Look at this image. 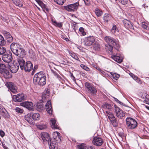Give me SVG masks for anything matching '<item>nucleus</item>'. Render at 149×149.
Instances as JSON below:
<instances>
[{
	"mask_svg": "<svg viewBox=\"0 0 149 149\" xmlns=\"http://www.w3.org/2000/svg\"><path fill=\"white\" fill-rule=\"evenodd\" d=\"M33 83L36 85L42 86L46 83V77L45 74L42 71H40L36 74L33 78Z\"/></svg>",
	"mask_w": 149,
	"mask_h": 149,
	"instance_id": "1",
	"label": "nucleus"
},
{
	"mask_svg": "<svg viewBox=\"0 0 149 149\" xmlns=\"http://www.w3.org/2000/svg\"><path fill=\"white\" fill-rule=\"evenodd\" d=\"M127 128L128 129L132 130L135 129L137 126L138 123L134 118L128 117L126 119Z\"/></svg>",
	"mask_w": 149,
	"mask_h": 149,
	"instance_id": "2",
	"label": "nucleus"
},
{
	"mask_svg": "<svg viewBox=\"0 0 149 149\" xmlns=\"http://www.w3.org/2000/svg\"><path fill=\"white\" fill-rule=\"evenodd\" d=\"M104 40L108 45H112L117 50H119L120 45L116 39L110 36H106L104 37Z\"/></svg>",
	"mask_w": 149,
	"mask_h": 149,
	"instance_id": "3",
	"label": "nucleus"
},
{
	"mask_svg": "<svg viewBox=\"0 0 149 149\" xmlns=\"http://www.w3.org/2000/svg\"><path fill=\"white\" fill-rule=\"evenodd\" d=\"M79 6L78 2L64 6V9L69 12H74L77 10Z\"/></svg>",
	"mask_w": 149,
	"mask_h": 149,
	"instance_id": "4",
	"label": "nucleus"
},
{
	"mask_svg": "<svg viewBox=\"0 0 149 149\" xmlns=\"http://www.w3.org/2000/svg\"><path fill=\"white\" fill-rule=\"evenodd\" d=\"M26 98V97L25 96L24 94L22 93L14 95L13 97L14 101L16 102H22Z\"/></svg>",
	"mask_w": 149,
	"mask_h": 149,
	"instance_id": "5",
	"label": "nucleus"
},
{
	"mask_svg": "<svg viewBox=\"0 0 149 149\" xmlns=\"http://www.w3.org/2000/svg\"><path fill=\"white\" fill-rule=\"evenodd\" d=\"M92 142L94 145L97 146H102L103 143L104 141L100 137L95 136L93 138Z\"/></svg>",
	"mask_w": 149,
	"mask_h": 149,
	"instance_id": "6",
	"label": "nucleus"
},
{
	"mask_svg": "<svg viewBox=\"0 0 149 149\" xmlns=\"http://www.w3.org/2000/svg\"><path fill=\"white\" fill-rule=\"evenodd\" d=\"M95 41L94 37L93 36H89L85 38L84 40V43L86 46L91 45Z\"/></svg>",
	"mask_w": 149,
	"mask_h": 149,
	"instance_id": "7",
	"label": "nucleus"
},
{
	"mask_svg": "<svg viewBox=\"0 0 149 149\" xmlns=\"http://www.w3.org/2000/svg\"><path fill=\"white\" fill-rule=\"evenodd\" d=\"M8 68L13 73L16 72L19 68L18 64L17 63H14L8 65Z\"/></svg>",
	"mask_w": 149,
	"mask_h": 149,
	"instance_id": "8",
	"label": "nucleus"
},
{
	"mask_svg": "<svg viewBox=\"0 0 149 149\" xmlns=\"http://www.w3.org/2000/svg\"><path fill=\"white\" fill-rule=\"evenodd\" d=\"M12 54L9 52L8 54H5L2 56V58L3 61L6 63H9L13 60Z\"/></svg>",
	"mask_w": 149,
	"mask_h": 149,
	"instance_id": "9",
	"label": "nucleus"
},
{
	"mask_svg": "<svg viewBox=\"0 0 149 149\" xmlns=\"http://www.w3.org/2000/svg\"><path fill=\"white\" fill-rule=\"evenodd\" d=\"M85 86L89 92L93 94H95L97 93V90L92 85L88 82L85 83Z\"/></svg>",
	"mask_w": 149,
	"mask_h": 149,
	"instance_id": "10",
	"label": "nucleus"
},
{
	"mask_svg": "<svg viewBox=\"0 0 149 149\" xmlns=\"http://www.w3.org/2000/svg\"><path fill=\"white\" fill-rule=\"evenodd\" d=\"M21 47V45L18 43L13 42L10 45V49L13 53L14 54Z\"/></svg>",
	"mask_w": 149,
	"mask_h": 149,
	"instance_id": "11",
	"label": "nucleus"
},
{
	"mask_svg": "<svg viewBox=\"0 0 149 149\" xmlns=\"http://www.w3.org/2000/svg\"><path fill=\"white\" fill-rule=\"evenodd\" d=\"M21 105L27 108L29 110L33 111V104L31 102H25L21 103Z\"/></svg>",
	"mask_w": 149,
	"mask_h": 149,
	"instance_id": "12",
	"label": "nucleus"
},
{
	"mask_svg": "<svg viewBox=\"0 0 149 149\" xmlns=\"http://www.w3.org/2000/svg\"><path fill=\"white\" fill-rule=\"evenodd\" d=\"M108 118L113 127H117L118 122L113 114L108 116Z\"/></svg>",
	"mask_w": 149,
	"mask_h": 149,
	"instance_id": "13",
	"label": "nucleus"
},
{
	"mask_svg": "<svg viewBox=\"0 0 149 149\" xmlns=\"http://www.w3.org/2000/svg\"><path fill=\"white\" fill-rule=\"evenodd\" d=\"M26 52L22 47L14 54L19 58L23 57L26 55Z\"/></svg>",
	"mask_w": 149,
	"mask_h": 149,
	"instance_id": "14",
	"label": "nucleus"
},
{
	"mask_svg": "<svg viewBox=\"0 0 149 149\" xmlns=\"http://www.w3.org/2000/svg\"><path fill=\"white\" fill-rule=\"evenodd\" d=\"M41 137L44 142H47L49 144V141L51 139L49 134L45 132H42L40 134Z\"/></svg>",
	"mask_w": 149,
	"mask_h": 149,
	"instance_id": "15",
	"label": "nucleus"
},
{
	"mask_svg": "<svg viewBox=\"0 0 149 149\" xmlns=\"http://www.w3.org/2000/svg\"><path fill=\"white\" fill-rule=\"evenodd\" d=\"M33 65L30 61H27L24 66V69L26 72H29L33 69Z\"/></svg>",
	"mask_w": 149,
	"mask_h": 149,
	"instance_id": "16",
	"label": "nucleus"
},
{
	"mask_svg": "<svg viewBox=\"0 0 149 149\" xmlns=\"http://www.w3.org/2000/svg\"><path fill=\"white\" fill-rule=\"evenodd\" d=\"M45 109L47 112L50 115H52V109L51 106V101L49 100L47 101L45 105Z\"/></svg>",
	"mask_w": 149,
	"mask_h": 149,
	"instance_id": "17",
	"label": "nucleus"
},
{
	"mask_svg": "<svg viewBox=\"0 0 149 149\" xmlns=\"http://www.w3.org/2000/svg\"><path fill=\"white\" fill-rule=\"evenodd\" d=\"M53 136L54 141H56L57 143L61 141V136L60 134L58 132H54L53 134Z\"/></svg>",
	"mask_w": 149,
	"mask_h": 149,
	"instance_id": "18",
	"label": "nucleus"
},
{
	"mask_svg": "<svg viewBox=\"0 0 149 149\" xmlns=\"http://www.w3.org/2000/svg\"><path fill=\"white\" fill-rule=\"evenodd\" d=\"M125 27L127 29H133V26L131 22L126 19H124L123 21Z\"/></svg>",
	"mask_w": 149,
	"mask_h": 149,
	"instance_id": "19",
	"label": "nucleus"
},
{
	"mask_svg": "<svg viewBox=\"0 0 149 149\" xmlns=\"http://www.w3.org/2000/svg\"><path fill=\"white\" fill-rule=\"evenodd\" d=\"M23 57H21L17 59V62L18 63L19 66H20V69L22 70H23L24 68V66L25 64V62L23 58Z\"/></svg>",
	"mask_w": 149,
	"mask_h": 149,
	"instance_id": "20",
	"label": "nucleus"
},
{
	"mask_svg": "<svg viewBox=\"0 0 149 149\" xmlns=\"http://www.w3.org/2000/svg\"><path fill=\"white\" fill-rule=\"evenodd\" d=\"M50 91V89L49 88H47L46 89L45 91L43 92L41 96L42 101V102L44 101L47 96L49 95Z\"/></svg>",
	"mask_w": 149,
	"mask_h": 149,
	"instance_id": "21",
	"label": "nucleus"
},
{
	"mask_svg": "<svg viewBox=\"0 0 149 149\" xmlns=\"http://www.w3.org/2000/svg\"><path fill=\"white\" fill-rule=\"evenodd\" d=\"M56 141L51 139L49 141V145L50 149H57V144Z\"/></svg>",
	"mask_w": 149,
	"mask_h": 149,
	"instance_id": "22",
	"label": "nucleus"
},
{
	"mask_svg": "<svg viewBox=\"0 0 149 149\" xmlns=\"http://www.w3.org/2000/svg\"><path fill=\"white\" fill-rule=\"evenodd\" d=\"M6 79H9L12 77V74L9 72L8 70L6 68L1 73Z\"/></svg>",
	"mask_w": 149,
	"mask_h": 149,
	"instance_id": "23",
	"label": "nucleus"
},
{
	"mask_svg": "<svg viewBox=\"0 0 149 149\" xmlns=\"http://www.w3.org/2000/svg\"><path fill=\"white\" fill-rule=\"evenodd\" d=\"M113 47L112 45H105V48L107 52L109 54H111L112 55L113 53Z\"/></svg>",
	"mask_w": 149,
	"mask_h": 149,
	"instance_id": "24",
	"label": "nucleus"
},
{
	"mask_svg": "<svg viewBox=\"0 0 149 149\" xmlns=\"http://www.w3.org/2000/svg\"><path fill=\"white\" fill-rule=\"evenodd\" d=\"M31 117H32L31 113H29L25 116L24 118L29 123L32 124L33 123V122L32 118H31Z\"/></svg>",
	"mask_w": 149,
	"mask_h": 149,
	"instance_id": "25",
	"label": "nucleus"
},
{
	"mask_svg": "<svg viewBox=\"0 0 149 149\" xmlns=\"http://www.w3.org/2000/svg\"><path fill=\"white\" fill-rule=\"evenodd\" d=\"M50 123L51 124V127L53 129H57L58 126L56 124V120L52 118L50 120Z\"/></svg>",
	"mask_w": 149,
	"mask_h": 149,
	"instance_id": "26",
	"label": "nucleus"
},
{
	"mask_svg": "<svg viewBox=\"0 0 149 149\" xmlns=\"http://www.w3.org/2000/svg\"><path fill=\"white\" fill-rule=\"evenodd\" d=\"M33 120H38L40 119V115L38 113H31Z\"/></svg>",
	"mask_w": 149,
	"mask_h": 149,
	"instance_id": "27",
	"label": "nucleus"
},
{
	"mask_svg": "<svg viewBox=\"0 0 149 149\" xmlns=\"http://www.w3.org/2000/svg\"><path fill=\"white\" fill-rule=\"evenodd\" d=\"M29 56L33 60H36V56L35 55V53L32 50H30L29 52Z\"/></svg>",
	"mask_w": 149,
	"mask_h": 149,
	"instance_id": "28",
	"label": "nucleus"
},
{
	"mask_svg": "<svg viewBox=\"0 0 149 149\" xmlns=\"http://www.w3.org/2000/svg\"><path fill=\"white\" fill-rule=\"evenodd\" d=\"M8 88L12 92H15L16 91V89L15 88L12 82H9L8 83Z\"/></svg>",
	"mask_w": 149,
	"mask_h": 149,
	"instance_id": "29",
	"label": "nucleus"
},
{
	"mask_svg": "<svg viewBox=\"0 0 149 149\" xmlns=\"http://www.w3.org/2000/svg\"><path fill=\"white\" fill-rule=\"evenodd\" d=\"M1 113V115L5 118H9L10 117L9 113L6 109L5 111H2Z\"/></svg>",
	"mask_w": 149,
	"mask_h": 149,
	"instance_id": "30",
	"label": "nucleus"
},
{
	"mask_svg": "<svg viewBox=\"0 0 149 149\" xmlns=\"http://www.w3.org/2000/svg\"><path fill=\"white\" fill-rule=\"evenodd\" d=\"M36 109L38 111H41L44 109V108L42 103H38L36 105Z\"/></svg>",
	"mask_w": 149,
	"mask_h": 149,
	"instance_id": "31",
	"label": "nucleus"
},
{
	"mask_svg": "<svg viewBox=\"0 0 149 149\" xmlns=\"http://www.w3.org/2000/svg\"><path fill=\"white\" fill-rule=\"evenodd\" d=\"M93 49L95 51H100V44L97 42H95L93 45Z\"/></svg>",
	"mask_w": 149,
	"mask_h": 149,
	"instance_id": "32",
	"label": "nucleus"
},
{
	"mask_svg": "<svg viewBox=\"0 0 149 149\" xmlns=\"http://www.w3.org/2000/svg\"><path fill=\"white\" fill-rule=\"evenodd\" d=\"M102 107L104 109H107L109 111L111 110L112 106L110 104L105 103L103 105Z\"/></svg>",
	"mask_w": 149,
	"mask_h": 149,
	"instance_id": "33",
	"label": "nucleus"
},
{
	"mask_svg": "<svg viewBox=\"0 0 149 149\" xmlns=\"http://www.w3.org/2000/svg\"><path fill=\"white\" fill-rule=\"evenodd\" d=\"M112 57L115 61L118 63H120L122 62V60L119 56L115 55H112Z\"/></svg>",
	"mask_w": 149,
	"mask_h": 149,
	"instance_id": "34",
	"label": "nucleus"
},
{
	"mask_svg": "<svg viewBox=\"0 0 149 149\" xmlns=\"http://www.w3.org/2000/svg\"><path fill=\"white\" fill-rule=\"evenodd\" d=\"M69 54H70V55L74 58L77 61H79V58L75 53L72 51H71L69 52Z\"/></svg>",
	"mask_w": 149,
	"mask_h": 149,
	"instance_id": "35",
	"label": "nucleus"
},
{
	"mask_svg": "<svg viewBox=\"0 0 149 149\" xmlns=\"http://www.w3.org/2000/svg\"><path fill=\"white\" fill-rule=\"evenodd\" d=\"M119 31L117 26L116 25H113L111 29V32L112 34H115L116 32H118Z\"/></svg>",
	"mask_w": 149,
	"mask_h": 149,
	"instance_id": "36",
	"label": "nucleus"
},
{
	"mask_svg": "<svg viewBox=\"0 0 149 149\" xmlns=\"http://www.w3.org/2000/svg\"><path fill=\"white\" fill-rule=\"evenodd\" d=\"M95 13L97 17H100L102 14V11L98 8H96L95 10Z\"/></svg>",
	"mask_w": 149,
	"mask_h": 149,
	"instance_id": "37",
	"label": "nucleus"
},
{
	"mask_svg": "<svg viewBox=\"0 0 149 149\" xmlns=\"http://www.w3.org/2000/svg\"><path fill=\"white\" fill-rule=\"evenodd\" d=\"M111 17V16L109 15L105 14L104 15V19L105 21L107 22L110 20Z\"/></svg>",
	"mask_w": 149,
	"mask_h": 149,
	"instance_id": "38",
	"label": "nucleus"
},
{
	"mask_svg": "<svg viewBox=\"0 0 149 149\" xmlns=\"http://www.w3.org/2000/svg\"><path fill=\"white\" fill-rule=\"evenodd\" d=\"M5 40L3 36L0 34V45H4L6 44Z\"/></svg>",
	"mask_w": 149,
	"mask_h": 149,
	"instance_id": "39",
	"label": "nucleus"
},
{
	"mask_svg": "<svg viewBox=\"0 0 149 149\" xmlns=\"http://www.w3.org/2000/svg\"><path fill=\"white\" fill-rule=\"evenodd\" d=\"M6 51V49L5 47L2 45L0 46V55L4 54Z\"/></svg>",
	"mask_w": 149,
	"mask_h": 149,
	"instance_id": "40",
	"label": "nucleus"
},
{
	"mask_svg": "<svg viewBox=\"0 0 149 149\" xmlns=\"http://www.w3.org/2000/svg\"><path fill=\"white\" fill-rule=\"evenodd\" d=\"M111 74L112 75L113 78L116 80H117L120 77V75L118 74L112 72H111Z\"/></svg>",
	"mask_w": 149,
	"mask_h": 149,
	"instance_id": "41",
	"label": "nucleus"
},
{
	"mask_svg": "<svg viewBox=\"0 0 149 149\" xmlns=\"http://www.w3.org/2000/svg\"><path fill=\"white\" fill-rule=\"evenodd\" d=\"M36 1L38 4L41 7L42 9H43L44 8L47 6L42 2V1L40 0H37Z\"/></svg>",
	"mask_w": 149,
	"mask_h": 149,
	"instance_id": "42",
	"label": "nucleus"
},
{
	"mask_svg": "<svg viewBox=\"0 0 149 149\" xmlns=\"http://www.w3.org/2000/svg\"><path fill=\"white\" fill-rule=\"evenodd\" d=\"M53 24L56 26L61 28L63 24L62 22H58L56 21L53 22Z\"/></svg>",
	"mask_w": 149,
	"mask_h": 149,
	"instance_id": "43",
	"label": "nucleus"
},
{
	"mask_svg": "<svg viewBox=\"0 0 149 149\" xmlns=\"http://www.w3.org/2000/svg\"><path fill=\"white\" fill-rule=\"evenodd\" d=\"M6 65L4 64L0 63V73H1L3 70L6 69Z\"/></svg>",
	"mask_w": 149,
	"mask_h": 149,
	"instance_id": "44",
	"label": "nucleus"
},
{
	"mask_svg": "<svg viewBox=\"0 0 149 149\" xmlns=\"http://www.w3.org/2000/svg\"><path fill=\"white\" fill-rule=\"evenodd\" d=\"M116 115L117 117L122 118L123 117L125 116V114L122 111V113L120 112L119 113H117Z\"/></svg>",
	"mask_w": 149,
	"mask_h": 149,
	"instance_id": "45",
	"label": "nucleus"
},
{
	"mask_svg": "<svg viewBox=\"0 0 149 149\" xmlns=\"http://www.w3.org/2000/svg\"><path fill=\"white\" fill-rule=\"evenodd\" d=\"M66 0H54L57 4L60 5H62L65 2Z\"/></svg>",
	"mask_w": 149,
	"mask_h": 149,
	"instance_id": "46",
	"label": "nucleus"
},
{
	"mask_svg": "<svg viewBox=\"0 0 149 149\" xmlns=\"http://www.w3.org/2000/svg\"><path fill=\"white\" fill-rule=\"evenodd\" d=\"M115 111L116 113H119V112L122 113V110H121L118 107H117L116 105H115Z\"/></svg>",
	"mask_w": 149,
	"mask_h": 149,
	"instance_id": "47",
	"label": "nucleus"
},
{
	"mask_svg": "<svg viewBox=\"0 0 149 149\" xmlns=\"http://www.w3.org/2000/svg\"><path fill=\"white\" fill-rule=\"evenodd\" d=\"M3 33L6 38L11 36L9 32L6 31H3Z\"/></svg>",
	"mask_w": 149,
	"mask_h": 149,
	"instance_id": "48",
	"label": "nucleus"
},
{
	"mask_svg": "<svg viewBox=\"0 0 149 149\" xmlns=\"http://www.w3.org/2000/svg\"><path fill=\"white\" fill-rule=\"evenodd\" d=\"M81 67L85 70L88 71L90 70V69L86 66L83 64H81L80 65Z\"/></svg>",
	"mask_w": 149,
	"mask_h": 149,
	"instance_id": "49",
	"label": "nucleus"
},
{
	"mask_svg": "<svg viewBox=\"0 0 149 149\" xmlns=\"http://www.w3.org/2000/svg\"><path fill=\"white\" fill-rule=\"evenodd\" d=\"M47 127L46 125H38V128L40 130H42L46 129Z\"/></svg>",
	"mask_w": 149,
	"mask_h": 149,
	"instance_id": "50",
	"label": "nucleus"
},
{
	"mask_svg": "<svg viewBox=\"0 0 149 149\" xmlns=\"http://www.w3.org/2000/svg\"><path fill=\"white\" fill-rule=\"evenodd\" d=\"M78 149H86L87 146H85L84 144H82L77 146Z\"/></svg>",
	"mask_w": 149,
	"mask_h": 149,
	"instance_id": "51",
	"label": "nucleus"
},
{
	"mask_svg": "<svg viewBox=\"0 0 149 149\" xmlns=\"http://www.w3.org/2000/svg\"><path fill=\"white\" fill-rule=\"evenodd\" d=\"M79 30L83 36H85L86 35V33L84 31V29L83 27H80L79 29Z\"/></svg>",
	"mask_w": 149,
	"mask_h": 149,
	"instance_id": "52",
	"label": "nucleus"
},
{
	"mask_svg": "<svg viewBox=\"0 0 149 149\" xmlns=\"http://www.w3.org/2000/svg\"><path fill=\"white\" fill-rule=\"evenodd\" d=\"M15 111L17 112L20 113H22L23 112V110L19 107H16L15 108Z\"/></svg>",
	"mask_w": 149,
	"mask_h": 149,
	"instance_id": "53",
	"label": "nucleus"
},
{
	"mask_svg": "<svg viewBox=\"0 0 149 149\" xmlns=\"http://www.w3.org/2000/svg\"><path fill=\"white\" fill-rule=\"evenodd\" d=\"M6 39L7 40V41L9 42H12L13 40V38L11 35L10 36H9L6 38Z\"/></svg>",
	"mask_w": 149,
	"mask_h": 149,
	"instance_id": "54",
	"label": "nucleus"
},
{
	"mask_svg": "<svg viewBox=\"0 0 149 149\" xmlns=\"http://www.w3.org/2000/svg\"><path fill=\"white\" fill-rule=\"evenodd\" d=\"M116 1H118L119 2L123 5H125L127 3L128 0H116Z\"/></svg>",
	"mask_w": 149,
	"mask_h": 149,
	"instance_id": "55",
	"label": "nucleus"
},
{
	"mask_svg": "<svg viewBox=\"0 0 149 149\" xmlns=\"http://www.w3.org/2000/svg\"><path fill=\"white\" fill-rule=\"evenodd\" d=\"M114 100L115 101H116L117 103H119L120 105H121L123 106H125V104H123V103L119 101L116 98H114Z\"/></svg>",
	"mask_w": 149,
	"mask_h": 149,
	"instance_id": "56",
	"label": "nucleus"
},
{
	"mask_svg": "<svg viewBox=\"0 0 149 149\" xmlns=\"http://www.w3.org/2000/svg\"><path fill=\"white\" fill-rule=\"evenodd\" d=\"M5 134V132L3 131L2 130H0V135L2 137H3L4 136Z\"/></svg>",
	"mask_w": 149,
	"mask_h": 149,
	"instance_id": "57",
	"label": "nucleus"
},
{
	"mask_svg": "<svg viewBox=\"0 0 149 149\" xmlns=\"http://www.w3.org/2000/svg\"><path fill=\"white\" fill-rule=\"evenodd\" d=\"M38 68V65H36L34 66L33 70L32 72V73H33V74L35 73V71L36 70H37Z\"/></svg>",
	"mask_w": 149,
	"mask_h": 149,
	"instance_id": "58",
	"label": "nucleus"
},
{
	"mask_svg": "<svg viewBox=\"0 0 149 149\" xmlns=\"http://www.w3.org/2000/svg\"><path fill=\"white\" fill-rule=\"evenodd\" d=\"M6 109L3 107L1 104H0V112H2V111H5Z\"/></svg>",
	"mask_w": 149,
	"mask_h": 149,
	"instance_id": "59",
	"label": "nucleus"
},
{
	"mask_svg": "<svg viewBox=\"0 0 149 149\" xmlns=\"http://www.w3.org/2000/svg\"><path fill=\"white\" fill-rule=\"evenodd\" d=\"M86 149H95V148L93 146H87Z\"/></svg>",
	"mask_w": 149,
	"mask_h": 149,
	"instance_id": "60",
	"label": "nucleus"
},
{
	"mask_svg": "<svg viewBox=\"0 0 149 149\" xmlns=\"http://www.w3.org/2000/svg\"><path fill=\"white\" fill-rule=\"evenodd\" d=\"M72 28L73 29L74 31L75 32L76 30V29L75 28V27L76 26V24H74V23H73L72 24Z\"/></svg>",
	"mask_w": 149,
	"mask_h": 149,
	"instance_id": "61",
	"label": "nucleus"
},
{
	"mask_svg": "<svg viewBox=\"0 0 149 149\" xmlns=\"http://www.w3.org/2000/svg\"><path fill=\"white\" fill-rule=\"evenodd\" d=\"M144 96L145 97V98L146 99H148V100L149 101V95L145 93L144 94H143L142 96Z\"/></svg>",
	"mask_w": 149,
	"mask_h": 149,
	"instance_id": "62",
	"label": "nucleus"
},
{
	"mask_svg": "<svg viewBox=\"0 0 149 149\" xmlns=\"http://www.w3.org/2000/svg\"><path fill=\"white\" fill-rule=\"evenodd\" d=\"M42 10L43 11H44L45 13L46 12L45 11V10H46L47 12H49V9L47 6H46L44 8L42 9Z\"/></svg>",
	"mask_w": 149,
	"mask_h": 149,
	"instance_id": "63",
	"label": "nucleus"
},
{
	"mask_svg": "<svg viewBox=\"0 0 149 149\" xmlns=\"http://www.w3.org/2000/svg\"><path fill=\"white\" fill-rule=\"evenodd\" d=\"M135 81H136V82L140 84L142 83V81L141 80V79L138 77H137V78L136 79Z\"/></svg>",
	"mask_w": 149,
	"mask_h": 149,
	"instance_id": "64",
	"label": "nucleus"
}]
</instances>
